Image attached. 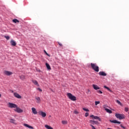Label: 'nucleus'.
Here are the masks:
<instances>
[{"mask_svg":"<svg viewBox=\"0 0 129 129\" xmlns=\"http://www.w3.org/2000/svg\"><path fill=\"white\" fill-rule=\"evenodd\" d=\"M91 66L95 72H99V67L96 63H91Z\"/></svg>","mask_w":129,"mask_h":129,"instance_id":"1","label":"nucleus"},{"mask_svg":"<svg viewBox=\"0 0 129 129\" xmlns=\"http://www.w3.org/2000/svg\"><path fill=\"white\" fill-rule=\"evenodd\" d=\"M67 95L68 98H69V99H71V100H72L73 101H75L76 100V97H75V96H73L72 94L68 93H67Z\"/></svg>","mask_w":129,"mask_h":129,"instance_id":"2","label":"nucleus"},{"mask_svg":"<svg viewBox=\"0 0 129 129\" xmlns=\"http://www.w3.org/2000/svg\"><path fill=\"white\" fill-rule=\"evenodd\" d=\"M115 116L119 119H123L125 118V116L123 114L116 113Z\"/></svg>","mask_w":129,"mask_h":129,"instance_id":"3","label":"nucleus"},{"mask_svg":"<svg viewBox=\"0 0 129 129\" xmlns=\"http://www.w3.org/2000/svg\"><path fill=\"white\" fill-rule=\"evenodd\" d=\"M8 105V107H10V108H16L17 106H18L17 104L13 103H9Z\"/></svg>","mask_w":129,"mask_h":129,"instance_id":"4","label":"nucleus"},{"mask_svg":"<svg viewBox=\"0 0 129 129\" xmlns=\"http://www.w3.org/2000/svg\"><path fill=\"white\" fill-rule=\"evenodd\" d=\"M14 110L18 113H22V112H23V109L18 107V106H17V107L16 108V109H14Z\"/></svg>","mask_w":129,"mask_h":129,"instance_id":"5","label":"nucleus"},{"mask_svg":"<svg viewBox=\"0 0 129 129\" xmlns=\"http://www.w3.org/2000/svg\"><path fill=\"white\" fill-rule=\"evenodd\" d=\"M38 114H39V115H41L42 117H46V116L47 115V114H46L45 112H44L42 111H39L38 112Z\"/></svg>","mask_w":129,"mask_h":129,"instance_id":"6","label":"nucleus"},{"mask_svg":"<svg viewBox=\"0 0 129 129\" xmlns=\"http://www.w3.org/2000/svg\"><path fill=\"white\" fill-rule=\"evenodd\" d=\"M4 74H5V75H7V76H10L11 75H12L13 72H10L8 71H5L4 72Z\"/></svg>","mask_w":129,"mask_h":129,"instance_id":"7","label":"nucleus"},{"mask_svg":"<svg viewBox=\"0 0 129 129\" xmlns=\"http://www.w3.org/2000/svg\"><path fill=\"white\" fill-rule=\"evenodd\" d=\"M89 123H90V124H92V125H94V124H98V121H95V120H90Z\"/></svg>","mask_w":129,"mask_h":129,"instance_id":"8","label":"nucleus"},{"mask_svg":"<svg viewBox=\"0 0 129 129\" xmlns=\"http://www.w3.org/2000/svg\"><path fill=\"white\" fill-rule=\"evenodd\" d=\"M90 117H92V118H93L94 119H98V120H99V121H101V119L97 116H94V115H91L90 116Z\"/></svg>","mask_w":129,"mask_h":129,"instance_id":"9","label":"nucleus"},{"mask_svg":"<svg viewBox=\"0 0 129 129\" xmlns=\"http://www.w3.org/2000/svg\"><path fill=\"white\" fill-rule=\"evenodd\" d=\"M14 95L17 98H19V99L22 98V96H21V95H20V94H19L18 93H14Z\"/></svg>","mask_w":129,"mask_h":129,"instance_id":"10","label":"nucleus"},{"mask_svg":"<svg viewBox=\"0 0 129 129\" xmlns=\"http://www.w3.org/2000/svg\"><path fill=\"white\" fill-rule=\"evenodd\" d=\"M99 75L100 76H106L107 74L104 72H100L99 73Z\"/></svg>","mask_w":129,"mask_h":129,"instance_id":"11","label":"nucleus"},{"mask_svg":"<svg viewBox=\"0 0 129 129\" xmlns=\"http://www.w3.org/2000/svg\"><path fill=\"white\" fill-rule=\"evenodd\" d=\"M93 87L95 90H98V89H100V88L98 86H97V85H93Z\"/></svg>","mask_w":129,"mask_h":129,"instance_id":"12","label":"nucleus"},{"mask_svg":"<svg viewBox=\"0 0 129 129\" xmlns=\"http://www.w3.org/2000/svg\"><path fill=\"white\" fill-rule=\"evenodd\" d=\"M32 110L33 114H37L38 113V112L37 111V110H36V108L33 107L32 108Z\"/></svg>","mask_w":129,"mask_h":129,"instance_id":"13","label":"nucleus"},{"mask_svg":"<svg viewBox=\"0 0 129 129\" xmlns=\"http://www.w3.org/2000/svg\"><path fill=\"white\" fill-rule=\"evenodd\" d=\"M10 43L12 45V46H16L17 43H16V41H15L14 40H11L10 41Z\"/></svg>","mask_w":129,"mask_h":129,"instance_id":"14","label":"nucleus"},{"mask_svg":"<svg viewBox=\"0 0 129 129\" xmlns=\"http://www.w3.org/2000/svg\"><path fill=\"white\" fill-rule=\"evenodd\" d=\"M104 108L105 109V110H106V111L108 112V113H112V111H111V110H109V109L106 108L104 106Z\"/></svg>","mask_w":129,"mask_h":129,"instance_id":"15","label":"nucleus"},{"mask_svg":"<svg viewBox=\"0 0 129 129\" xmlns=\"http://www.w3.org/2000/svg\"><path fill=\"white\" fill-rule=\"evenodd\" d=\"M24 126H26V127H28V128L34 129V127H33L30 125H28V124L25 123L24 124Z\"/></svg>","mask_w":129,"mask_h":129,"instance_id":"16","label":"nucleus"},{"mask_svg":"<svg viewBox=\"0 0 129 129\" xmlns=\"http://www.w3.org/2000/svg\"><path fill=\"white\" fill-rule=\"evenodd\" d=\"M46 66V68H47L48 70H51V67L50 66V64L48 63H46L45 64Z\"/></svg>","mask_w":129,"mask_h":129,"instance_id":"17","label":"nucleus"},{"mask_svg":"<svg viewBox=\"0 0 129 129\" xmlns=\"http://www.w3.org/2000/svg\"><path fill=\"white\" fill-rule=\"evenodd\" d=\"M35 99L37 100V103H40V101H41V99L39 97H36Z\"/></svg>","mask_w":129,"mask_h":129,"instance_id":"18","label":"nucleus"},{"mask_svg":"<svg viewBox=\"0 0 129 129\" xmlns=\"http://www.w3.org/2000/svg\"><path fill=\"white\" fill-rule=\"evenodd\" d=\"M13 23H15V24H17V23H20V21H19L17 19H13Z\"/></svg>","mask_w":129,"mask_h":129,"instance_id":"19","label":"nucleus"},{"mask_svg":"<svg viewBox=\"0 0 129 129\" xmlns=\"http://www.w3.org/2000/svg\"><path fill=\"white\" fill-rule=\"evenodd\" d=\"M20 78L21 79V80H24V79L26 78V77L25 76V75H22L20 76Z\"/></svg>","mask_w":129,"mask_h":129,"instance_id":"20","label":"nucleus"},{"mask_svg":"<svg viewBox=\"0 0 129 129\" xmlns=\"http://www.w3.org/2000/svg\"><path fill=\"white\" fill-rule=\"evenodd\" d=\"M104 88H105L106 89H107L108 91H109L110 92H112V91L110 89H109V88L106 87V86H104Z\"/></svg>","mask_w":129,"mask_h":129,"instance_id":"21","label":"nucleus"},{"mask_svg":"<svg viewBox=\"0 0 129 129\" xmlns=\"http://www.w3.org/2000/svg\"><path fill=\"white\" fill-rule=\"evenodd\" d=\"M32 82L34 83V84H35V85H39L38 82L36 80H32Z\"/></svg>","mask_w":129,"mask_h":129,"instance_id":"22","label":"nucleus"},{"mask_svg":"<svg viewBox=\"0 0 129 129\" xmlns=\"http://www.w3.org/2000/svg\"><path fill=\"white\" fill-rule=\"evenodd\" d=\"M45 127L47 129H53V127H51L50 126H49L48 125H45Z\"/></svg>","mask_w":129,"mask_h":129,"instance_id":"23","label":"nucleus"},{"mask_svg":"<svg viewBox=\"0 0 129 129\" xmlns=\"http://www.w3.org/2000/svg\"><path fill=\"white\" fill-rule=\"evenodd\" d=\"M15 121H16V120H15V119H10V122H12V123H15Z\"/></svg>","mask_w":129,"mask_h":129,"instance_id":"24","label":"nucleus"},{"mask_svg":"<svg viewBox=\"0 0 129 129\" xmlns=\"http://www.w3.org/2000/svg\"><path fill=\"white\" fill-rule=\"evenodd\" d=\"M116 102L118 103V104H119V105H122V104L120 102V101H119V100H117Z\"/></svg>","mask_w":129,"mask_h":129,"instance_id":"25","label":"nucleus"},{"mask_svg":"<svg viewBox=\"0 0 129 129\" xmlns=\"http://www.w3.org/2000/svg\"><path fill=\"white\" fill-rule=\"evenodd\" d=\"M110 122H113V123H117V120H110Z\"/></svg>","mask_w":129,"mask_h":129,"instance_id":"26","label":"nucleus"},{"mask_svg":"<svg viewBox=\"0 0 129 129\" xmlns=\"http://www.w3.org/2000/svg\"><path fill=\"white\" fill-rule=\"evenodd\" d=\"M62 124H67V121H66V120H62Z\"/></svg>","mask_w":129,"mask_h":129,"instance_id":"27","label":"nucleus"},{"mask_svg":"<svg viewBox=\"0 0 129 129\" xmlns=\"http://www.w3.org/2000/svg\"><path fill=\"white\" fill-rule=\"evenodd\" d=\"M95 105H97L98 104H99V103H100V101H95Z\"/></svg>","mask_w":129,"mask_h":129,"instance_id":"28","label":"nucleus"},{"mask_svg":"<svg viewBox=\"0 0 129 129\" xmlns=\"http://www.w3.org/2000/svg\"><path fill=\"white\" fill-rule=\"evenodd\" d=\"M74 113H75V114H78V113H79V112L78 111H77V110H75V111H74Z\"/></svg>","mask_w":129,"mask_h":129,"instance_id":"29","label":"nucleus"},{"mask_svg":"<svg viewBox=\"0 0 129 129\" xmlns=\"http://www.w3.org/2000/svg\"><path fill=\"white\" fill-rule=\"evenodd\" d=\"M88 115H89V113H88V112L85 113V116H86V117H87V116H88Z\"/></svg>","mask_w":129,"mask_h":129,"instance_id":"30","label":"nucleus"},{"mask_svg":"<svg viewBox=\"0 0 129 129\" xmlns=\"http://www.w3.org/2000/svg\"><path fill=\"white\" fill-rule=\"evenodd\" d=\"M83 110H84L85 111H89V110L88 109H86L85 108H83Z\"/></svg>","mask_w":129,"mask_h":129,"instance_id":"31","label":"nucleus"},{"mask_svg":"<svg viewBox=\"0 0 129 129\" xmlns=\"http://www.w3.org/2000/svg\"><path fill=\"white\" fill-rule=\"evenodd\" d=\"M58 45L60 46V47H62L63 45L62 44V43H60L59 42H57Z\"/></svg>","mask_w":129,"mask_h":129,"instance_id":"32","label":"nucleus"},{"mask_svg":"<svg viewBox=\"0 0 129 129\" xmlns=\"http://www.w3.org/2000/svg\"><path fill=\"white\" fill-rule=\"evenodd\" d=\"M124 110L126 112H127L128 111V108L125 107Z\"/></svg>","mask_w":129,"mask_h":129,"instance_id":"33","label":"nucleus"},{"mask_svg":"<svg viewBox=\"0 0 129 129\" xmlns=\"http://www.w3.org/2000/svg\"><path fill=\"white\" fill-rule=\"evenodd\" d=\"M90 126H92V129H96L94 126L92 124H90Z\"/></svg>","mask_w":129,"mask_h":129,"instance_id":"34","label":"nucleus"},{"mask_svg":"<svg viewBox=\"0 0 129 129\" xmlns=\"http://www.w3.org/2000/svg\"><path fill=\"white\" fill-rule=\"evenodd\" d=\"M97 93H99L100 94H102V92L100 90L97 91Z\"/></svg>","mask_w":129,"mask_h":129,"instance_id":"35","label":"nucleus"},{"mask_svg":"<svg viewBox=\"0 0 129 129\" xmlns=\"http://www.w3.org/2000/svg\"><path fill=\"white\" fill-rule=\"evenodd\" d=\"M6 39H7V40H10V36H5Z\"/></svg>","mask_w":129,"mask_h":129,"instance_id":"36","label":"nucleus"},{"mask_svg":"<svg viewBox=\"0 0 129 129\" xmlns=\"http://www.w3.org/2000/svg\"><path fill=\"white\" fill-rule=\"evenodd\" d=\"M120 125L121 127H122V128L125 129V127L123 125H122V124H120Z\"/></svg>","mask_w":129,"mask_h":129,"instance_id":"37","label":"nucleus"},{"mask_svg":"<svg viewBox=\"0 0 129 129\" xmlns=\"http://www.w3.org/2000/svg\"><path fill=\"white\" fill-rule=\"evenodd\" d=\"M37 89H38V90H39V91H40V92H42V89H41V88H38Z\"/></svg>","mask_w":129,"mask_h":129,"instance_id":"38","label":"nucleus"},{"mask_svg":"<svg viewBox=\"0 0 129 129\" xmlns=\"http://www.w3.org/2000/svg\"><path fill=\"white\" fill-rule=\"evenodd\" d=\"M118 123L119 124H120V122L117 121V123Z\"/></svg>","mask_w":129,"mask_h":129,"instance_id":"39","label":"nucleus"},{"mask_svg":"<svg viewBox=\"0 0 129 129\" xmlns=\"http://www.w3.org/2000/svg\"><path fill=\"white\" fill-rule=\"evenodd\" d=\"M107 129H112L111 128L107 127Z\"/></svg>","mask_w":129,"mask_h":129,"instance_id":"40","label":"nucleus"},{"mask_svg":"<svg viewBox=\"0 0 129 129\" xmlns=\"http://www.w3.org/2000/svg\"><path fill=\"white\" fill-rule=\"evenodd\" d=\"M2 97V94H0V98Z\"/></svg>","mask_w":129,"mask_h":129,"instance_id":"41","label":"nucleus"},{"mask_svg":"<svg viewBox=\"0 0 129 129\" xmlns=\"http://www.w3.org/2000/svg\"><path fill=\"white\" fill-rule=\"evenodd\" d=\"M44 52H45L46 54L48 55V53L46 52V51L44 50Z\"/></svg>","mask_w":129,"mask_h":129,"instance_id":"42","label":"nucleus"},{"mask_svg":"<svg viewBox=\"0 0 129 129\" xmlns=\"http://www.w3.org/2000/svg\"><path fill=\"white\" fill-rule=\"evenodd\" d=\"M12 92L13 93V92H14V91H12Z\"/></svg>","mask_w":129,"mask_h":129,"instance_id":"43","label":"nucleus"},{"mask_svg":"<svg viewBox=\"0 0 129 129\" xmlns=\"http://www.w3.org/2000/svg\"><path fill=\"white\" fill-rule=\"evenodd\" d=\"M128 114H129V113H128Z\"/></svg>","mask_w":129,"mask_h":129,"instance_id":"44","label":"nucleus"}]
</instances>
